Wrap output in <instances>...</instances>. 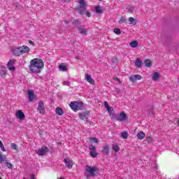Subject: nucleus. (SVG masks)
<instances>
[{
  "mask_svg": "<svg viewBox=\"0 0 179 179\" xmlns=\"http://www.w3.org/2000/svg\"><path fill=\"white\" fill-rule=\"evenodd\" d=\"M87 115H89V111L79 113L78 117L80 120H85V118H87Z\"/></svg>",
  "mask_w": 179,
  "mask_h": 179,
  "instance_id": "dca6fc26",
  "label": "nucleus"
},
{
  "mask_svg": "<svg viewBox=\"0 0 179 179\" xmlns=\"http://www.w3.org/2000/svg\"><path fill=\"white\" fill-rule=\"evenodd\" d=\"M64 86H69V81H64L63 82Z\"/></svg>",
  "mask_w": 179,
  "mask_h": 179,
  "instance_id": "c03bdc74",
  "label": "nucleus"
},
{
  "mask_svg": "<svg viewBox=\"0 0 179 179\" xmlns=\"http://www.w3.org/2000/svg\"><path fill=\"white\" fill-rule=\"evenodd\" d=\"M20 48H21V52L22 54H29V52H30V48H29V47L27 45L20 46Z\"/></svg>",
  "mask_w": 179,
  "mask_h": 179,
  "instance_id": "4468645a",
  "label": "nucleus"
},
{
  "mask_svg": "<svg viewBox=\"0 0 179 179\" xmlns=\"http://www.w3.org/2000/svg\"><path fill=\"white\" fill-rule=\"evenodd\" d=\"M7 66L9 71H15V66H13V62H12L11 60L8 61Z\"/></svg>",
  "mask_w": 179,
  "mask_h": 179,
  "instance_id": "412c9836",
  "label": "nucleus"
},
{
  "mask_svg": "<svg viewBox=\"0 0 179 179\" xmlns=\"http://www.w3.org/2000/svg\"><path fill=\"white\" fill-rule=\"evenodd\" d=\"M31 179H36L34 174L31 175Z\"/></svg>",
  "mask_w": 179,
  "mask_h": 179,
  "instance_id": "603ef678",
  "label": "nucleus"
},
{
  "mask_svg": "<svg viewBox=\"0 0 179 179\" xmlns=\"http://www.w3.org/2000/svg\"><path fill=\"white\" fill-rule=\"evenodd\" d=\"M29 44H31V45H32L33 47H34L36 45V44L34 43V42L33 41H29Z\"/></svg>",
  "mask_w": 179,
  "mask_h": 179,
  "instance_id": "de8ad7c7",
  "label": "nucleus"
},
{
  "mask_svg": "<svg viewBox=\"0 0 179 179\" xmlns=\"http://www.w3.org/2000/svg\"><path fill=\"white\" fill-rule=\"evenodd\" d=\"M90 150H96V146L93 145V144L90 145L89 147Z\"/></svg>",
  "mask_w": 179,
  "mask_h": 179,
  "instance_id": "4c0bfd02",
  "label": "nucleus"
},
{
  "mask_svg": "<svg viewBox=\"0 0 179 179\" xmlns=\"http://www.w3.org/2000/svg\"><path fill=\"white\" fill-rule=\"evenodd\" d=\"M110 153V145L108 144H105L102 148V154L104 156H108Z\"/></svg>",
  "mask_w": 179,
  "mask_h": 179,
  "instance_id": "0eeeda50",
  "label": "nucleus"
},
{
  "mask_svg": "<svg viewBox=\"0 0 179 179\" xmlns=\"http://www.w3.org/2000/svg\"><path fill=\"white\" fill-rule=\"evenodd\" d=\"M147 141L148 142H152V137H148Z\"/></svg>",
  "mask_w": 179,
  "mask_h": 179,
  "instance_id": "3c124183",
  "label": "nucleus"
},
{
  "mask_svg": "<svg viewBox=\"0 0 179 179\" xmlns=\"http://www.w3.org/2000/svg\"><path fill=\"white\" fill-rule=\"evenodd\" d=\"M86 6H87V4H79V11L78 13L80 15H85V13L86 12Z\"/></svg>",
  "mask_w": 179,
  "mask_h": 179,
  "instance_id": "9d476101",
  "label": "nucleus"
},
{
  "mask_svg": "<svg viewBox=\"0 0 179 179\" xmlns=\"http://www.w3.org/2000/svg\"><path fill=\"white\" fill-rule=\"evenodd\" d=\"M50 149H48L47 146H43L36 150L35 153L38 155V156H46V155H48Z\"/></svg>",
  "mask_w": 179,
  "mask_h": 179,
  "instance_id": "39448f33",
  "label": "nucleus"
},
{
  "mask_svg": "<svg viewBox=\"0 0 179 179\" xmlns=\"http://www.w3.org/2000/svg\"><path fill=\"white\" fill-rule=\"evenodd\" d=\"M115 92H116V93H117L118 94H120V93H121V90H120V88H116V89H115Z\"/></svg>",
  "mask_w": 179,
  "mask_h": 179,
  "instance_id": "09e8293b",
  "label": "nucleus"
},
{
  "mask_svg": "<svg viewBox=\"0 0 179 179\" xmlns=\"http://www.w3.org/2000/svg\"><path fill=\"white\" fill-rule=\"evenodd\" d=\"M3 162H6V157L0 153V164H3Z\"/></svg>",
  "mask_w": 179,
  "mask_h": 179,
  "instance_id": "a878e982",
  "label": "nucleus"
},
{
  "mask_svg": "<svg viewBox=\"0 0 179 179\" xmlns=\"http://www.w3.org/2000/svg\"><path fill=\"white\" fill-rule=\"evenodd\" d=\"M178 124H179V119H178Z\"/></svg>",
  "mask_w": 179,
  "mask_h": 179,
  "instance_id": "4d7b16f0",
  "label": "nucleus"
},
{
  "mask_svg": "<svg viewBox=\"0 0 179 179\" xmlns=\"http://www.w3.org/2000/svg\"><path fill=\"white\" fill-rule=\"evenodd\" d=\"M112 118L115 120L116 121H119L120 122H122L124 121H127L128 120V116H127V113L125 112H120V113H113Z\"/></svg>",
  "mask_w": 179,
  "mask_h": 179,
  "instance_id": "f03ea898",
  "label": "nucleus"
},
{
  "mask_svg": "<svg viewBox=\"0 0 179 179\" xmlns=\"http://www.w3.org/2000/svg\"><path fill=\"white\" fill-rule=\"evenodd\" d=\"M115 80H120V79L118 78H115Z\"/></svg>",
  "mask_w": 179,
  "mask_h": 179,
  "instance_id": "5fc2aeb1",
  "label": "nucleus"
},
{
  "mask_svg": "<svg viewBox=\"0 0 179 179\" xmlns=\"http://www.w3.org/2000/svg\"><path fill=\"white\" fill-rule=\"evenodd\" d=\"M70 107L73 111L83 109V102L72 101L70 103Z\"/></svg>",
  "mask_w": 179,
  "mask_h": 179,
  "instance_id": "7ed1b4c3",
  "label": "nucleus"
},
{
  "mask_svg": "<svg viewBox=\"0 0 179 179\" xmlns=\"http://www.w3.org/2000/svg\"><path fill=\"white\" fill-rule=\"evenodd\" d=\"M121 134H122V138H123V139L128 138V133L127 131H123L121 133Z\"/></svg>",
  "mask_w": 179,
  "mask_h": 179,
  "instance_id": "473e14b6",
  "label": "nucleus"
},
{
  "mask_svg": "<svg viewBox=\"0 0 179 179\" xmlns=\"http://www.w3.org/2000/svg\"><path fill=\"white\" fill-rule=\"evenodd\" d=\"M56 114H57V115H64V110H62V108L57 107L56 108Z\"/></svg>",
  "mask_w": 179,
  "mask_h": 179,
  "instance_id": "5701e85b",
  "label": "nucleus"
},
{
  "mask_svg": "<svg viewBox=\"0 0 179 179\" xmlns=\"http://www.w3.org/2000/svg\"><path fill=\"white\" fill-rule=\"evenodd\" d=\"M0 179H2V178H1V176H0Z\"/></svg>",
  "mask_w": 179,
  "mask_h": 179,
  "instance_id": "13d9d810",
  "label": "nucleus"
},
{
  "mask_svg": "<svg viewBox=\"0 0 179 179\" xmlns=\"http://www.w3.org/2000/svg\"><path fill=\"white\" fill-rule=\"evenodd\" d=\"M12 52L14 55H16L17 57H19L22 55V48H15L12 50Z\"/></svg>",
  "mask_w": 179,
  "mask_h": 179,
  "instance_id": "1a4fd4ad",
  "label": "nucleus"
},
{
  "mask_svg": "<svg viewBox=\"0 0 179 179\" xmlns=\"http://www.w3.org/2000/svg\"><path fill=\"white\" fill-rule=\"evenodd\" d=\"M159 77H160V75L159 74V73H155L153 76H152V80H157Z\"/></svg>",
  "mask_w": 179,
  "mask_h": 179,
  "instance_id": "7c9ffc66",
  "label": "nucleus"
},
{
  "mask_svg": "<svg viewBox=\"0 0 179 179\" xmlns=\"http://www.w3.org/2000/svg\"><path fill=\"white\" fill-rule=\"evenodd\" d=\"M135 10V7L131 6L127 8V12H129V13H132Z\"/></svg>",
  "mask_w": 179,
  "mask_h": 179,
  "instance_id": "e433bc0d",
  "label": "nucleus"
},
{
  "mask_svg": "<svg viewBox=\"0 0 179 179\" xmlns=\"http://www.w3.org/2000/svg\"><path fill=\"white\" fill-rule=\"evenodd\" d=\"M95 12L96 13H103V10H101V7L100 6H96L95 7Z\"/></svg>",
  "mask_w": 179,
  "mask_h": 179,
  "instance_id": "c756f323",
  "label": "nucleus"
},
{
  "mask_svg": "<svg viewBox=\"0 0 179 179\" xmlns=\"http://www.w3.org/2000/svg\"><path fill=\"white\" fill-rule=\"evenodd\" d=\"M129 22L131 23V24H136V19L131 17L129 18Z\"/></svg>",
  "mask_w": 179,
  "mask_h": 179,
  "instance_id": "cd10ccee",
  "label": "nucleus"
},
{
  "mask_svg": "<svg viewBox=\"0 0 179 179\" xmlns=\"http://www.w3.org/2000/svg\"><path fill=\"white\" fill-rule=\"evenodd\" d=\"M114 33H115V34L120 35V34H121V29H118V28H115V29H114Z\"/></svg>",
  "mask_w": 179,
  "mask_h": 179,
  "instance_id": "c9c22d12",
  "label": "nucleus"
},
{
  "mask_svg": "<svg viewBox=\"0 0 179 179\" xmlns=\"http://www.w3.org/2000/svg\"><path fill=\"white\" fill-rule=\"evenodd\" d=\"M104 106H105L106 108H108L110 107V106L108 105V102H107V101L104 102Z\"/></svg>",
  "mask_w": 179,
  "mask_h": 179,
  "instance_id": "a18cd8bd",
  "label": "nucleus"
},
{
  "mask_svg": "<svg viewBox=\"0 0 179 179\" xmlns=\"http://www.w3.org/2000/svg\"><path fill=\"white\" fill-rule=\"evenodd\" d=\"M149 115H153V114H155V113L153 112V108H151L149 109Z\"/></svg>",
  "mask_w": 179,
  "mask_h": 179,
  "instance_id": "a19ab883",
  "label": "nucleus"
},
{
  "mask_svg": "<svg viewBox=\"0 0 179 179\" xmlns=\"http://www.w3.org/2000/svg\"><path fill=\"white\" fill-rule=\"evenodd\" d=\"M142 60H141V59L139 58H136L135 62H134V65H136V66L137 68H141V66H142Z\"/></svg>",
  "mask_w": 179,
  "mask_h": 179,
  "instance_id": "6ab92c4d",
  "label": "nucleus"
},
{
  "mask_svg": "<svg viewBox=\"0 0 179 179\" xmlns=\"http://www.w3.org/2000/svg\"><path fill=\"white\" fill-rule=\"evenodd\" d=\"M16 8H17V9H20V6H17V4Z\"/></svg>",
  "mask_w": 179,
  "mask_h": 179,
  "instance_id": "864d4df0",
  "label": "nucleus"
},
{
  "mask_svg": "<svg viewBox=\"0 0 179 179\" xmlns=\"http://www.w3.org/2000/svg\"><path fill=\"white\" fill-rule=\"evenodd\" d=\"M38 111L40 113V114H44V103L43 101L38 102Z\"/></svg>",
  "mask_w": 179,
  "mask_h": 179,
  "instance_id": "9b49d317",
  "label": "nucleus"
},
{
  "mask_svg": "<svg viewBox=\"0 0 179 179\" xmlns=\"http://www.w3.org/2000/svg\"><path fill=\"white\" fill-rule=\"evenodd\" d=\"M59 69L60 71H62V72H65L68 69L66 68V66H65L64 64H61L59 66Z\"/></svg>",
  "mask_w": 179,
  "mask_h": 179,
  "instance_id": "393cba45",
  "label": "nucleus"
},
{
  "mask_svg": "<svg viewBox=\"0 0 179 179\" xmlns=\"http://www.w3.org/2000/svg\"><path fill=\"white\" fill-rule=\"evenodd\" d=\"M138 45H139V44L136 41H133L130 43V46L131 47V48H136Z\"/></svg>",
  "mask_w": 179,
  "mask_h": 179,
  "instance_id": "b1692460",
  "label": "nucleus"
},
{
  "mask_svg": "<svg viewBox=\"0 0 179 179\" xmlns=\"http://www.w3.org/2000/svg\"><path fill=\"white\" fill-rule=\"evenodd\" d=\"M90 141L92 142H94V143H97L99 142V140L97 139V138H91Z\"/></svg>",
  "mask_w": 179,
  "mask_h": 179,
  "instance_id": "58836bf2",
  "label": "nucleus"
},
{
  "mask_svg": "<svg viewBox=\"0 0 179 179\" xmlns=\"http://www.w3.org/2000/svg\"><path fill=\"white\" fill-rule=\"evenodd\" d=\"M145 136H146V134H145V132L143 131H139L138 134H137V138L138 139H144Z\"/></svg>",
  "mask_w": 179,
  "mask_h": 179,
  "instance_id": "4be33fe9",
  "label": "nucleus"
},
{
  "mask_svg": "<svg viewBox=\"0 0 179 179\" xmlns=\"http://www.w3.org/2000/svg\"><path fill=\"white\" fill-rule=\"evenodd\" d=\"M99 1H101V0H99Z\"/></svg>",
  "mask_w": 179,
  "mask_h": 179,
  "instance_id": "bf43d9fd",
  "label": "nucleus"
},
{
  "mask_svg": "<svg viewBox=\"0 0 179 179\" xmlns=\"http://www.w3.org/2000/svg\"><path fill=\"white\" fill-rule=\"evenodd\" d=\"M64 22L67 24V23H68V21H66V20H64Z\"/></svg>",
  "mask_w": 179,
  "mask_h": 179,
  "instance_id": "6e6d98bb",
  "label": "nucleus"
},
{
  "mask_svg": "<svg viewBox=\"0 0 179 179\" xmlns=\"http://www.w3.org/2000/svg\"><path fill=\"white\" fill-rule=\"evenodd\" d=\"M90 155L91 157H97V153L94 151H90Z\"/></svg>",
  "mask_w": 179,
  "mask_h": 179,
  "instance_id": "72a5a7b5",
  "label": "nucleus"
},
{
  "mask_svg": "<svg viewBox=\"0 0 179 179\" xmlns=\"http://www.w3.org/2000/svg\"><path fill=\"white\" fill-rule=\"evenodd\" d=\"M71 23H72V24L76 26L77 27V29H79V27H80V24H82V22L80 21H79V20H73L71 21Z\"/></svg>",
  "mask_w": 179,
  "mask_h": 179,
  "instance_id": "f3484780",
  "label": "nucleus"
},
{
  "mask_svg": "<svg viewBox=\"0 0 179 179\" xmlns=\"http://www.w3.org/2000/svg\"><path fill=\"white\" fill-rule=\"evenodd\" d=\"M44 68V62L43 59L35 58L30 62L29 70L33 73H40L41 69Z\"/></svg>",
  "mask_w": 179,
  "mask_h": 179,
  "instance_id": "f257e3e1",
  "label": "nucleus"
},
{
  "mask_svg": "<svg viewBox=\"0 0 179 179\" xmlns=\"http://www.w3.org/2000/svg\"><path fill=\"white\" fill-rule=\"evenodd\" d=\"M28 99L29 101L31 103H33L34 100H36V95L34 94V92L31 90L28 91Z\"/></svg>",
  "mask_w": 179,
  "mask_h": 179,
  "instance_id": "6e6552de",
  "label": "nucleus"
},
{
  "mask_svg": "<svg viewBox=\"0 0 179 179\" xmlns=\"http://www.w3.org/2000/svg\"><path fill=\"white\" fill-rule=\"evenodd\" d=\"M85 13H86V16H87V17H90V15H91L90 12L86 11Z\"/></svg>",
  "mask_w": 179,
  "mask_h": 179,
  "instance_id": "8fccbe9b",
  "label": "nucleus"
},
{
  "mask_svg": "<svg viewBox=\"0 0 179 179\" xmlns=\"http://www.w3.org/2000/svg\"><path fill=\"white\" fill-rule=\"evenodd\" d=\"M129 79L131 82H133L134 83V82H136V80H141V79H142V76H141V75H134L130 76Z\"/></svg>",
  "mask_w": 179,
  "mask_h": 179,
  "instance_id": "ddd939ff",
  "label": "nucleus"
},
{
  "mask_svg": "<svg viewBox=\"0 0 179 179\" xmlns=\"http://www.w3.org/2000/svg\"><path fill=\"white\" fill-rule=\"evenodd\" d=\"M64 162L68 169H72V166H73V162L72 160L69 159V158H66L64 159Z\"/></svg>",
  "mask_w": 179,
  "mask_h": 179,
  "instance_id": "f8f14e48",
  "label": "nucleus"
},
{
  "mask_svg": "<svg viewBox=\"0 0 179 179\" xmlns=\"http://www.w3.org/2000/svg\"><path fill=\"white\" fill-rule=\"evenodd\" d=\"M0 75L2 76V78H5V76H6V69H2L0 72Z\"/></svg>",
  "mask_w": 179,
  "mask_h": 179,
  "instance_id": "2f4dec72",
  "label": "nucleus"
},
{
  "mask_svg": "<svg viewBox=\"0 0 179 179\" xmlns=\"http://www.w3.org/2000/svg\"><path fill=\"white\" fill-rule=\"evenodd\" d=\"M107 111L109 113V114H112L113 115V113H111V107H108L106 108Z\"/></svg>",
  "mask_w": 179,
  "mask_h": 179,
  "instance_id": "49530a36",
  "label": "nucleus"
},
{
  "mask_svg": "<svg viewBox=\"0 0 179 179\" xmlns=\"http://www.w3.org/2000/svg\"><path fill=\"white\" fill-rule=\"evenodd\" d=\"M85 171L91 177H96V176H97V171H99V169H97L96 166H87L85 169Z\"/></svg>",
  "mask_w": 179,
  "mask_h": 179,
  "instance_id": "20e7f679",
  "label": "nucleus"
},
{
  "mask_svg": "<svg viewBox=\"0 0 179 179\" xmlns=\"http://www.w3.org/2000/svg\"><path fill=\"white\" fill-rule=\"evenodd\" d=\"M79 4L86 5V1H85V0H79Z\"/></svg>",
  "mask_w": 179,
  "mask_h": 179,
  "instance_id": "79ce46f5",
  "label": "nucleus"
},
{
  "mask_svg": "<svg viewBox=\"0 0 179 179\" xmlns=\"http://www.w3.org/2000/svg\"><path fill=\"white\" fill-rule=\"evenodd\" d=\"M113 149L115 150V152L117 153V152H120V146L117 144H113Z\"/></svg>",
  "mask_w": 179,
  "mask_h": 179,
  "instance_id": "c85d7f7f",
  "label": "nucleus"
},
{
  "mask_svg": "<svg viewBox=\"0 0 179 179\" xmlns=\"http://www.w3.org/2000/svg\"><path fill=\"white\" fill-rule=\"evenodd\" d=\"M78 30L80 34H83V36L87 35V30H86L85 28H81V27H78Z\"/></svg>",
  "mask_w": 179,
  "mask_h": 179,
  "instance_id": "aec40b11",
  "label": "nucleus"
},
{
  "mask_svg": "<svg viewBox=\"0 0 179 179\" xmlns=\"http://www.w3.org/2000/svg\"><path fill=\"white\" fill-rule=\"evenodd\" d=\"M85 79L87 81H88L89 83H90L91 85H94V80L93 78H92V77L90 76V75L89 74H86L85 75Z\"/></svg>",
  "mask_w": 179,
  "mask_h": 179,
  "instance_id": "a211bd4d",
  "label": "nucleus"
},
{
  "mask_svg": "<svg viewBox=\"0 0 179 179\" xmlns=\"http://www.w3.org/2000/svg\"><path fill=\"white\" fill-rule=\"evenodd\" d=\"M0 148L3 152H6V150L5 149V146L3 145V143L2 141H0Z\"/></svg>",
  "mask_w": 179,
  "mask_h": 179,
  "instance_id": "f704fd0d",
  "label": "nucleus"
},
{
  "mask_svg": "<svg viewBox=\"0 0 179 179\" xmlns=\"http://www.w3.org/2000/svg\"><path fill=\"white\" fill-rule=\"evenodd\" d=\"M11 148H12L13 149H14V150H16L17 149V145H16V144L12 143H11Z\"/></svg>",
  "mask_w": 179,
  "mask_h": 179,
  "instance_id": "ea45409f",
  "label": "nucleus"
},
{
  "mask_svg": "<svg viewBox=\"0 0 179 179\" xmlns=\"http://www.w3.org/2000/svg\"><path fill=\"white\" fill-rule=\"evenodd\" d=\"M145 65L147 68H150V66H152V62L150 59H146L145 61Z\"/></svg>",
  "mask_w": 179,
  "mask_h": 179,
  "instance_id": "bb28decb",
  "label": "nucleus"
},
{
  "mask_svg": "<svg viewBox=\"0 0 179 179\" xmlns=\"http://www.w3.org/2000/svg\"><path fill=\"white\" fill-rule=\"evenodd\" d=\"M15 117L18 118L19 120H21V121H23L26 118V115L22 111V110H18L15 113Z\"/></svg>",
  "mask_w": 179,
  "mask_h": 179,
  "instance_id": "423d86ee",
  "label": "nucleus"
},
{
  "mask_svg": "<svg viewBox=\"0 0 179 179\" xmlns=\"http://www.w3.org/2000/svg\"><path fill=\"white\" fill-rule=\"evenodd\" d=\"M120 22H121L122 23H125V22H127V19L124 18V17H122L120 18Z\"/></svg>",
  "mask_w": 179,
  "mask_h": 179,
  "instance_id": "37998d69",
  "label": "nucleus"
},
{
  "mask_svg": "<svg viewBox=\"0 0 179 179\" xmlns=\"http://www.w3.org/2000/svg\"><path fill=\"white\" fill-rule=\"evenodd\" d=\"M3 163H4V166L7 169H10V170H12V169H13V164H12V163H10V162H8V158L6 157V161H3Z\"/></svg>",
  "mask_w": 179,
  "mask_h": 179,
  "instance_id": "2eb2a0df",
  "label": "nucleus"
}]
</instances>
